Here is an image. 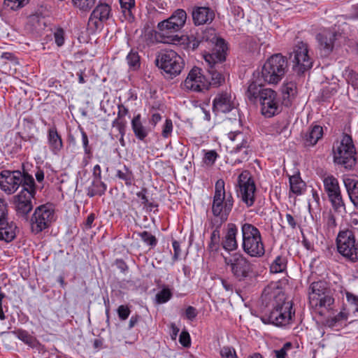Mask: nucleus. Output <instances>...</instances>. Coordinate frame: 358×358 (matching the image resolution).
I'll use <instances>...</instances> for the list:
<instances>
[{
    "instance_id": "nucleus-6",
    "label": "nucleus",
    "mask_w": 358,
    "mask_h": 358,
    "mask_svg": "<svg viewBox=\"0 0 358 358\" xmlns=\"http://www.w3.org/2000/svg\"><path fill=\"white\" fill-rule=\"evenodd\" d=\"M226 57L227 53L218 55L204 54L203 57L207 63V90L211 87H219L225 83L226 69L223 63L226 60Z\"/></svg>"
},
{
    "instance_id": "nucleus-32",
    "label": "nucleus",
    "mask_w": 358,
    "mask_h": 358,
    "mask_svg": "<svg viewBox=\"0 0 358 358\" xmlns=\"http://www.w3.org/2000/svg\"><path fill=\"white\" fill-rule=\"evenodd\" d=\"M17 229L16 224L9 219L4 222L3 224H0V241L9 243L14 240Z\"/></svg>"
},
{
    "instance_id": "nucleus-22",
    "label": "nucleus",
    "mask_w": 358,
    "mask_h": 358,
    "mask_svg": "<svg viewBox=\"0 0 358 358\" xmlns=\"http://www.w3.org/2000/svg\"><path fill=\"white\" fill-rule=\"evenodd\" d=\"M253 78L255 80L249 84L245 95L250 102L256 103L259 100L262 92L266 89L263 87V85L266 82L260 80L259 71L253 73Z\"/></svg>"
},
{
    "instance_id": "nucleus-58",
    "label": "nucleus",
    "mask_w": 358,
    "mask_h": 358,
    "mask_svg": "<svg viewBox=\"0 0 358 358\" xmlns=\"http://www.w3.org/2000/svg\"><path fill=\"white\" fill-rule=\"evenodd\" d=\"M217 157L218 155L215 150H209L205 154L204 162L206 164H213L215 163Z\"/></svg>"
},
{
    "instance_id": "nucleus-34",
    "label": "nucleus",
    "mask_w": 358,
    "mask_h": 358,
    "mask_svg": "<svg viewBox=\"0 0 358 358\" xmlns=\"http://www.w3.org/2000/svg\"><path fill=\"white\" fill-rule=\"evenodd\" d=\"M23 171H21V177H20V185L22 186L21 191L29 192L31 194H36V184L33 176L25 171V165H22Z\"/></svg>"
},
{
    "instance_id": "nucleus-1",
    "label": "nucleus",
    "mask_w": 358,
    "mask_h": 358,
    "mask_svg": "<svg viewBox=\"0 0 358 358\" xmlns=\"http://www.w3.org/2000/svg\"><path fill=\"white\" fill-rule=\"evenodd\" d=\"M255 312L257 314L252 312V315L259 317L263 323L277 327L289 324L292 316H294L292 302L286 301L285 294L279 288L271 286L264 288Z\"/></svg>"
},
{
    "instance_id": "nucleus-21",
    "label": "nucleus",
    "mask_w": 358,
    "mask_h": 358,
    "mask_svg": "<svg viewBox=\"0 0 358 358\" xmlns=\"http://www.w3.org/2000/svg\"><path fill=\"white\" fill-rule=\"evenodd\" d=\"M20 171L3 170L0 172V187L8 194L15 192L20 186Z\"/></svg>"
},
{
    "instance_id": "nucleus-46",
    "label": "nucleus",
    "mask_w": 358,
    "mask_h": 358,
    "mask_svg": "<svg viewBox=\"0 0 358 358\" xmlns=\"http://www.w3.org/2000/svg\"><path fill=\"white\" fill-rule=\"evenodd\" d=\"M82 136V143L84 148L85 155L90 159L92 156V149L89 144V139L87 133L83 128H80Z\"/></svg>"
},
{
    "instance_id": "nucleus-41",
    "label": "nucleus",
    "mask_w": 358,
    "mask_h": 358,
    "mask_svg": "<svg viewBox=\"0 0 358 358\" xmlns=\"http://www.w3.org/2000/svg\"><path fill=\"white\" fill-rule=\"evenodd\" d=\"M287 258L285 257L278 255L271 264L270 271L273 273H282L287 268Z\"/></svg>"
},
{
    "instance_id": "nucleus-14",
    "label": "nucleus",
    "mask_w": 358,
    "mask_h": 358,
    "mask_svg": "<svg viewBox=\"0 0 358 358\" xmlns=\"http://www.w3.org/2000/svg\"><path fill=\"white\" fill-rule=\"evenodd\" d=\"M324 192L327 193L329 201L336 212L345 210V205L342 196L338 180L333 175H329L323 178Z\"/></svg>"
},
{
    "instance_id": "nucleus-60",
    "label": "nucleus",
    "mask_w": 358,
    "mask_h": 358,
    "mask_svg": "<svg viewBox=\"0 0 358 358\" xmlns=\"http://www.w3.org/2000/svg\"><path fill=\"white\" fill-rule=\"evenodd\" d=\"M197 314V310L193 306H189L185 310V316L188 320L191 321L196 318Z\"/></svg>"
},
{
    "instance_id": "nucleus-18",
    "label": "nucleus",
    "mask_w": 358,
    "mask_h": 358,
    "mask_svg": "<svg viewBox=\"0 0 358 358\" xmlns=\"http://www.w3.org/2000/svg\"><path fill=\"white\" fill-rule=\"evenodd\" d=\"M207 78L203 74L201 68L194 66L188 73L183 83V88L193 92H203L207 90Z\"/></svg>"
},
{
    "instance_id": "nucleus-9",
    "label": "nucleus",
    "mask_w": 358,
    "mask_h": 358,
    "mask_svg": "<svg viewBox=\"0 0 358 358\" xmlns=\"http://www.w3.org/2000/svg\"><path fill=\"white\" fill-rule=\"evenodd\" d=\"M224 262L230 268L233 277L238 282L252 277L253 265L243 254L236 252L230 257H224Z\"/></svg>"
},
{
    "instance_id": "nucleus-33",
    "label": "nucleus",
    "mask_w": 358,
    "mask_h": 358,
    "mask_svg": "<svg viewBox=\"0 0 358 358\" xmlns=\"http://www.w3.org/2000/svg\"><path fill=\"white\" fill-rule=\"evenodd\" d=\"M343 182L350 201L355 207L358 208V180L351 178H345Z\"/></svg>"
},
{
    "instance_id": "nucleus-38",
    "label": "nucleus",
    "mask_w": 358,
    "mask_h": 358,
    "mask_svg": "<svg viewBox=\"0 0 358 358\" xmlns=\"http://www.w3.org/2000/svg\"><path fill=\"white\" fill-rule=\"evenodd\" d=\"M115 177L124 182L127 187L134 185L135 176L133 171L126 165H123L122 169H117Z\"/></svg>"
},
{
    "instance_id": "nucleus-23",
    "label": "nucleus",
    "mask_w": 358,
    "mask_h": 358,
    "mask_svg": "<svg viewBox=\"0 0 358 358\" xmlns=\"http://www.w3.org/2000/svg\"><path fill=\"white\" fill-rule=\"evenodd\" d=\"M237 234V226L234 223L227 224L224 235L221 241L222 248L227 252L236 250L238 247L236 240Z\"/></svg>"
},
{
    "instance_id": "nucleus-36",
    "label": "nucleus",
    "mask_w": 358,
    "mask_h": 358,
    "mask_svg": "<svg viewBox=\"0 0 358 358\" xmlns=\"http://www.w3.org/2000/svg\"><path fill=\"white\" fill-rule=\"evenodd\" d=\"M306 185L302 180L299 172L296 174L289 176L290 192L296 195H301L306 189Z\"/></svg>"
},
{
    "instance_id": "nucleus-11",
    "label": "nucleus",
    "mask_w": 358,
    "mask_h": 358,
    "mask_svg": "<svg viewBox=\"0 0 358 358\" xmlns=\"http://www.w3.org/2000/svg\"><path fill=\"white\" fill-rule=\"evenodd\" d=\"M310 303L315 306L330 307L334 303L333 292L326 281L313 282L309 287Z\"/></svg>"
},
{
    "instance_id": "nucleus-57",
    "label": "nucleus",
    "mask_w": 358,
    "mask_h": 358,
    "mask_svg": "<svg viewBox=\"0 0 358 358\" xmlns=\"http://www.w3.org/2000/svg\"><path fill=\"white\" fill-rule=\"evenodd\" d=\"M292 345L290 342L284 344L283 347L280 350H275L273 352L276 358H285L287 357V350L292 348Z\"/></svg>"
},
{
    "instance_id": "nucleus-31",
    "label": "nucleus",
    "mask_w": 358,
    "mask_h": 358,
    "mask_svg": "<svg viewBox=\"0 0 358 358\" xmlns=\"http://www.w3.org/2000/svg\"><path fill=\"white\" fill-rule=\"evenodd\" d=\"M12 333L24 343L31 348L41 350L43 348V345L37 340V338L31 336L27 331L18 329L12 331Z\"/></svg>"
},
{
    "instance_id": "nucleus-26",
    "label": "nucleus",
    "mask_w": 358,
    "mask_h": 358,
    "mask_svg": "<svg viewBox=\"0 0 358 358\" xmlns=\"http://www.w3.org/2000/svg\"><path fill=\"white\" fill-rule=\"evenodd\" d=\"M131 127L134 136L139 141L147 143V138L151 131V128L143 125L140 113L133 117L131 120Z\"/></svg>"
},
{
    "instance_id": "nucleus-28",
    "label": "nucleus",
    "mask_w": 358,
    "mask_h": 358,
    "mask_svg": "<svg viewBox=\"0 0 358 358\" xmlns=\"http://www.w3.org/2000/svg\"><path fill=\"white\" fill-rule=\"evenodd\" d=\"M336 36V35L334 33H329L328 34H318L317 35V40L322 57H327L331 53Z\"/></svg>"
},
{
    "instance_id": "nucleus-17",
    "label": "nucleus",
    "mask_w": 358,
    "mask_h": 358,
    "mask_svg": "<svg viewBox=\"0 0 358 358\" xmlns=\"http://www.w3.org/2000/svg\"><path fill=\"white\" fill-rule=\"evenodd\" d=\"M259 101L261 105V113L266 117H272L282 110L277 92L270 88L262 92Z\"/></svg>"
},
{
    "instance_id": "nucleus-44",
    "label": "nucleus",
    "mask_w": 358,
    "mask_h": 358,
    "mask_svg": "<svg viewBox=\"0 0 358 358\" xmlns=\"http://www.w3.org/2000/svg\"><path fill=\"white\" fill-rule=\"evenodd\" d=\"M73 5L83 12L90 11L95 3V0H71Z\"/></svg>"
},
{
    "instance_id": "nucleus-39",
    "label": "nucleus",
    "mask_w": 358,
    "mask_h": 358,
    "mask_svg": "<svg viewBox=\"0 0 358 358\" xmlns=\"http://www.w3.org/2000/svg\"><path fill=\"white\" fill-rule=\"evenodd\" d=\"M249 143L247 138H242V141L237 144L233 150V152L234 153H240L241 152V159H237L236 162L241 163L243 160H247L248 157L250 152H251V150H249Z\"/></svg>"
},
{
    "instance_id": "nucleus-20",
    "label": "nucleus",
    "mask_w": 358,
    "mask_h": 358,
    "mask_svg": "<svg viewBox=\"0 0 358 358\" xmlns=\"http://www.w3.org/2000/svg\"><path fill=\"white\" fill-rule=\"evenodd\" d=\"M157 34L160 37L166 38L164 43H180L182 36H179L176 33L181 29L177 23H174L169 17L166 20L159 22L157 24Z\"/></svg>"
},
{
    "instance_id": "nucleus-8",
    "label": "nucleus",
    "mask_w": 358,
    "mask_h": 358,
    "mask_svg": "<svg viewBox=\"0 0 358 358\" xmlns=\"http://www.w3.org/2000/svg\"><path fill=\"white\" fill-rule=\"evenodd\" d=\"M289 59L292 63V70L298 76H302L313 67V59L308 54V44L299 41L288 53Z\"/></svg>"
},
{
    "instance_id": "nucleus-45",
    "label": "nucleus",
    "mask_w": 358,
    "mask_h": 358,
    "mask_svg": "<svg viewBox=\"0 0 358 358\" xmlns=\"http://www.w3.org/2000/svg\"><path fill=\"white\" fill-rule=\"evenodd\" d=\"M53 35L56 45L58 47H62L64 44L66 40V32L64 29L61 27H57L55 29Z\"/></svg>"
},
{
    "instance_id": "nucleus-29",
    "label": "nucleus",
    "mask_w": 358,
    "mask_h": 358,
    "mask_svg": "<svg viewBox=\"0 0 358 358\" xmlns=\"http://www.w3.org/2000/svg\"><path fill=\"white\" fill-rule=\"evenodd\" d=\"M223 223L217 221H210V226L213 229L208 245V250L210 252H217L221 245L220 229Z\"/></svg>"
},
{
    "instance_id": "nucleus-61",
    "label": "nucleus",
    "mask_w": 358,
    "mask_h": 358,
    "mask_svg": "<svg viewBox=\"0 0 358 358\" xmlns=\"http://www.w3.org/2000/svg\"><path fill=\"white\" fill-rule=\"evenodd\" d=\"M148 192V189L145 187H143L140 192L136 193V196L141 200V204L143 206L149 201L146 194Z\"/></svg>"
},
{
    "instance_id": "nucleus-64",
    "label": "nucleus",
    "mask_w": 358,
    "mask_h": 358,
    "mask_svg": "<svg viewBox=\"0 0 358 358\" xmlns=\"http://www.w3.org/2000/svg\"><path fill=\"white\" fill-rule=\"evenodd\" d=\"M115 265L117 266L118 269L120 270L121 272L125 273L128 271L129 267L126 262L122 259H117L115 262Z\"/></svg>"
},
{
    "instance_id": "nucleus-2",
    "label": "nucleus",
    "mask_w": 358,
    "mask_h": 358,
    "mask_svg": "<svg viewBox=\"0 0 358 358\" xmlns=\"http://www.w3.org/2000/svg\"><path fill=\"white\" fill-rule=\"evenodd\" d=\"M224 185L222 179L215 182L211 207L214 217L210 220L223 224L228 220L234 204L233 194L230 191L225 190Z\"/></svg>"
},
{
    "instance_id": "nucleus-48",
    "label": "nucleus",
    "mask_w": 358,
    "mask_h": 358,
    "mask_svg": "<svg viewBox=\"0 0 358 358\" xmlns=\"http://www.w3.org/2000/svg\"><path fill=\"white\" fill-rule=\"evenodd\" d=\"M348 314L344 312H340L334 317L327 320V324L329 327L334 328L337 327L338 322L343 320H347Z\"/></svg>"
},
{
    "instance_id": "nucleus-53",
    "label": "nucleus",
    "mask_w": 358,
    "mask_h": 358,
    "mask_svg": "<svg viewBox=\"0 0 358 358\" xmlns=\"http://www.w3.org/2000/svg\"><path fill=\"white\" fill-rule=\"evenodd\" d=\"M7 5L13 10H17L27 5L29 0H5Z\"/></svg>"
},
{
    "instance_id": "nucleus-56",
    "label": "nucleus",
    "mask_w": 358,
    "mask_h": 358,
    "mask_svg": "<svg viewBox=\"0 0 358 358\" xmlns=\"http://www.w3.org/2000/svg\"><path fill=\"white\" fill-rule=\"evenodd\" d=\"M173 131V122L171 119H166L163 126L162 135L164 138H168Z\"/></svg>"
},
{
    "instance_id": "nucleus-42",
    "label": "nucleus",
    "mask_w": 358,
    "mask_h": 358,
    "mask_svg": "<svg viewBox=\"0 0 358 358\" xmlns=\"http://www.w3.org/2000/svg\"><path fill=\"white\" fill-rule=\"evenodd\" d=\"M169 17L172 22L177 23L178 26L182 29L187 20V13L185 10L178 8Z\"/></svg>"
},
{
    "instance_id": "nucleus-10",
    "label": "nucleus",
    "mask_w": 358,
    "mask_h": 358,
    "mask_svg": "<svg viewBox=\"0 0 358 358\" xmlns=\"http://www.w3.org/2000/svg\"><path fill=\"white\" fill-rule=\"evenodd\" d=\"M155 64L170 78L179 75L184 67L182 58L173 50L159 53L156 57Z\"/></svg>"
},
{
    "instance_id": "nucleus-15",
    "label": "nucleus",
    "mask_w": 358,
    "mask_h": 358,
    "mask_svg": "<svg viewBox=\"0 0 358 358\" xmlns=\"http://www.w3.org/2000/svg\"><path fill=\"white\" fill-rule=\"evenodd\" d=\"M113 18L111 6L101 1L95 6L88 19L87 25L93 31L101 30L108 20Z\"/></svg>"
},
{
    "instance_id": "nucleus-4",
    "label": "nucleus",
    "mask_w": 358,
    "mask_h": 358,
    "mask_svg": "<svg viewBox=\"0 0 358 358\" xmlns=\"http://www.w3.org/2000/svg\"><path fill=\"white\" fill-rule=\"evenodd\" d=\"M288 69L287 59L281 54H274L267 59L262 67L260 80L268 84L278 83Z\"/></svg>"
},
{
    "instance_id": "nucleus-63",
    "label": "nucleus",
    "mask_w": 358,
    "mask_h": 358,
    "mask_svg": "<svg viewBox=\"0 0 358 358\" xmlns=\"http://www.w3.org/2000/svg\"><path fill=\"white\" fill-rule=\"evenodd\" d=\"M95 218V214L94 213H90L83 223L84 229L87 230L91 229L92 227V223L94 221Z\"/></svg>"
},
{
    "instance_id": "nucleus-24",
    "label": "nucleus",
    "mask_w": 358,
    "mask_h": 358,
    "mask_svg": "<svg viewBox=\"0 0 358 358\" xmlns=\"http://www.w3.org/2000/svg\"><path fill=\"white\" fill-rule=\"evenodd\" d=\"M234 108L231 96L227 92L218 94L213 101V112L217 115L220 113H228Z\"/></svg>"
},
{
    "instance_id": "nucleus-35",
    "label": "nucleus",
    "mask_w": 358,
    "mask_h": 358,
    "mask_svg": "<svg viewBox=\"0 0 358 358\" xmlns=\"http://www.w3.org/2000/svg\"><path fill=\"white\" fill-rule=\"evenodd\" d=\"M297 92L296 84L294 82H289L282 86L283 96L282 104L288 107L291 104V99L294 98Z\"/></svg>"
},
{
    "instance_id": "nucleus-51",
    "label": "nucleus",
    "mask_w": 358,
    "mask_h": 358,
    "mask_svg": "<svg viewBox=\"0 0 358 358\" xmlns=\"http://www.w3.org/2000/svg\"><path fill=\"white\" fill-rule=\"evenodd\" d=\"M222 358H238L235 349L231 346H224L220 352Z\"/></svg>"
},
{
    "instance_id": "nucleus-37",
    "label": "nucleus",
    "mask_w": 358,
    "mask_h": 358,
    "mask_svg": "<svg viewBox=\"0 0 358 358\" xmlns=\"http://www.w3.org/2000/svg\"><path fill=\"white\" fill-rule=\"evenodd\" d=\"M119 1L124 19L129 22H132L135 18L134 15L136 7L135 0H119Z\"/></svg>"
},
{
    "instance_id": "nucleus-16",
    "label": "nucleus",
    "mask_w": 358,
    "mask_h": 358,
    "mask_svg": "<svg viewBox=\"0 0 358 358\" xmlns=\"http://www.w3.org/2000/svg\"><path fill=\"white\" fill-rule=\"evenodd\" d=\"M199 40L201 41V46L208 44L212 48L211 52L206 54H215V55L226 54L228 50L227 43L225 40L217 37L215 29L208 28L196 33Z\"/></svg>"
},
{
    "instance_id": "nucleus-59",
    "label": "nucleus",
    "mask_w": 358,
    "mask_h": 358,
    "mask_svg": "<svg viewBox=\"0 0 358 358\" xmlns=\"http://www.w3.org/2000/svg\"><path fill=\"white\" fill-rule=\"evenodd\" d=\"M92 186L95 189V191H101L103 192V195L105 194L107 185L102 181H99L97 180H93L92 182Z\"/></svg>"
},
{
    "instance_id": "nucleus-27",
    "label": "nucleus",
    "mask_w": 358,
    "mask_h": 358,
    "mask_svg": "<svg viewBox=\"0 0 358 358\" xmlns=\"http://www.w3.org/2000/svg\"><path fill=\"white\" fill-rule=\"evenodd\" d=\"M47 140L51 152L55 155H59L64 148V143L61 135L55 125L48 129Z\"/></svg>"
},
{
    "instance_id": "nucleus-50",
    "label": "nucleus",
    "mask_w": 358,
    "mask_h": 358,
    "mask_svg": "<svg viewBox=\"0 0 358 358\" xmlns=\"http://www.w3.org/2000/svg\"><path fill=\"white\" fill-rule=\"evenodd\" d=\"M172 296V293L168 288H164L156 295V300L158 303L167 302Z\"/></svg>"
},
{
    "instance_id": "nucleus-12",
    "label": "nucleus",
    "mask_w": 358,
    "mask_h": 358,
    "mask_svg": "<svg viewBox=\"0 0 358 358\" xmlns=\"http://www.w3.org/2000/svg\"><path fill=\"white\" fill-rule=\"evenodd\" d=\"M237 196L248 208L255 202L257 187L255 180L249 171H243L238 178Z\"/></svg>"
},
{
    "instance_id": "nucleus-52",
    "label": "nucleus",
    "mask_w": 358,
    "mask_h": 358,
    "mask_svg": "<svg viewBox=\"0 0 358 358\" xmlns=\"http://www.w3.org/2000/svg\"><path fill=\"white\" fill-rule=\"evenodd\" d=\"M117 313L119 319L124 321L129 317L131 310L127 305H120L117 309Z\"/></svg>"
},
{
    "instance_id": "nucleus-40",
    "label": "nucleus",
    "mask_w": 358,
    "mask_h": 358,
    "mask_svg": "<svg viewBox=\"0 0 358 358\" xmlns=\"http://www.w3.org/2000/svg\"><path fill=\"white\" fill-rule=\"evenodd\" d=\"M126 60L130 70L137 71L141 68V57L138 51L131 49L128 53Z\"/></svg>"
},
{
    "instance_id": "nucleus-62",
    "label": "nucleus",
    "mask_w": 358,
    "mask_h": 358,
    "mask_svg": "<svg viewBox=\"0 0 358 358\" xmlns=\"http://www.w3.org/2000/svg\"><path fill=\"white\" fill-rule=\"evenodd\" d=\"M231 13L234 15V17L237 19H242L244 17V12L243 10L238 6H233L231 8Z\"/></svg>"
},
{
    "instance_id": "nucleus-3",
    "label": "nucleus",
    "mask_w": 358,
    "mask_h": 358,
    "mask_svg": "<svg viewBox=\"0 0 358 358\" xmlns=\"http://www.w3.org/2000/svg\"><path fill=\"white\" fill-rule=\"evenodd\" d=\"M333 162L338 167L345 171H352L355 169L357 160V152L350 135L343 133L340 141L334 145Z\"/></svg>"
},
{
    "instance_id": "nucleus-47",
    "label": "nucleus",
    "mask_w": 358,
    "mask_h": 358,
    "mask_svg": "<svg viewBox=\"0 0 358 358\" xmlns=\"http://www.w3.org/2000/svg\"><path fill=\"white\" fill-rule=\"evenodd\" d=\"M187 41V45L188 49H191L192 50H196L200 45L201 46V41L199 40V36L197 34L196 36L190 35L185 37V39H183L181 41Z\"/></svg>"
},
{
    "instance_id": "nucleus-5",
    "label": "nucleus",
    "mask_w": 358,
    "mask_h": 358,
    "mask_svg": "<svg viewBox=\"0 0 358 358\" xmlns=\"http://www.w3.org/2000/svg\"><path fill=\"white\" fill-rule=\"evenodd\" d=\"M242 248L252 257H261L265 254L264 245L259 230L253 224L244 223L241 226Z\"/></svg>"
},
{
    "instance_id": "nucleus-19",
    "label": "nucleus",
    "mask_w": 358,
    "mask_h": 358,
    "mask_svg": "<svg viewBox=\"0 0 358 358\" xmlns=\"http://www.w3.org/2000/svg\"><path fill=\"white\" fill-rule=\"evenodd\" d=\"M34 195L29 192L21 191L13 197L14 208L16 215L27 220L29 213L33 209L32 199Z\"/></svg>"
},
{
    "instance_id": "nucleus-55",
    "label": "nucleus",
    "mask_w": 358,
    "mask_h": 358,
    "mask_svg": "<svg viewBox=\"0 0 358 358\" xmlns=\"http://www.w3.org/2000/svg\"><path fill=\"white\" fill-rule=\"evenodd\" d=\"M172 246L173 248V255L172 257V261L173 264L176 262H177L181 254V249H180V243L176 240H173L172 241Z\"/></svg>"
},
{
    "instance_id": "nucleus-7",
    "label": "nucleus",
    "mask_w": 358,
    "mask_h": 358,
    "mask_svg": "<svg viewBox=\"0 0 358 358\" xmlns=\"http://www.w3.org/2000/svg\"><path fill=\"white\" fill-rule=\"evenodd\" d=\"M55 206L52 203H46L36 207L30 220L31 231L38 234L51 227L56 221Z\"/></svg>"
},
{
    "instance_id": "nucleus-43",
    "label": "nucleus",
    "mask_w": 358,
    "mask_h": 358,
    "mask_svg": "<svg viewBox=\"0 0 358 358\" xmlns=\"http://www.w3.org/2000/svg\"><path fill=\"white\" fill-rule=\"evenodd\" d=\"M150 248H154L158 243L157 238L148 231L135 233Z\"/></svg>"
},
{
    "instance_id": "nucleus-25",
    "label": "nucleus",
    "mask_w": 358,
    "mask_h": 358,
    "mask_svg": "<svg viewBox=\"0 0 358 358\" xmlns=\"http://www.w3.org/2000/svg\"><path fill=\"white\" fill-rule=\"evenodd\" d=\"M192 20L196 26L210 24L215 18L213 9L206 6H196L192 10Z\"/></svg>"
},
{
    "instance_id": "nucleus-54",
    "label": "nucleus",
    "mask_w": 358,
    "mask_h": 358,
    "mask_svg": "<svg viewBox=\"0 0 358 358\" xmlns=\"http://www.w3.org/2000/svg\"><path fill=\"white\" fill-rule=\"evenodd\" d=\"M179 342L185 348L190 347L191 338L189 334L187 331L183 330L181 331L179 336Z\"/></svg>"
},
{
    "instance_id": "nucleus-49",
    "label": "nucleus",
    "mask_w": 358,
    "mask_h": 358,
    "mask_svg": "<svg viewBox=\"0 0 358 358\" xmlns=\"http://www.w3.org/2000/svg\"><path fill=\"white\" fill-rule=\"evenodd\" d=\"M8 219V203L3 199L0 198V224H3Z\"/></svg>"
},
{
    "instance_id": "nucleus-13",
    "label": "nucleus",
    "mask_w": 358,
    "mask_h": 358,
    "mask_svg": "<svg viewBox=\"0 0 358 358\" xmlns=\"http://www.w3.org/2000/svg\"><path fill=\"white\" fill-rule=\"evenodd\" d=\"M338 252L347 259L355 262L358 260V243L350 230L341 231L336 238Z\"/></svg>"
},
{
    "instance_id": "nucleus-30",
    "label": "nucleus",
    "mask_w": 358,
    "mask_h": 358,
    "mask_svg": "<svg viewBox=\"0 0 358 358\" xmlns=\"http://www.w3.org/2000/svg\"><path fill=\"white\" fill-rule=\"evenodd\" d=\"M323 136V128L317 124L311 126L303 137L305 147H311L317 144Z\"/></svg>"
}]
</instances>
